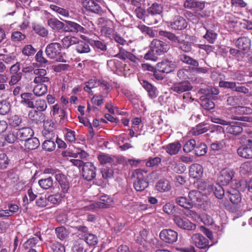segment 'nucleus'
<instances>
[{"instance_id": "obj_1", "label": "nucleus", "mask_w": 252, "mask_h": 252, "mask_svg": "<svg viewBox=\"0 0 252 252\" xmlns=\"http://www.w3.org/2000/svg\"><path fill=\"white\" fill-rule=\"evenodd\" d=\"M212 122L228 126L226 128V132L234 135L240 134L243 130V127L248 126V125L244 122H230L219 118H214L212 119Z\"/></svg>"}, {"instance_id": "obj_2", "label": "nucleus", "mask_w": 252, "mask_h": 252, "mask_svg": "<svg viewBox=\"0 0 252 252\" xmlns=\"http://www.w3.org/2000/svg\"><path fill=\"white\" fill-rule=\"evenodd\" d=\"M132 176L135 179L133 186L136 191H142L148 187L149 183L147 181V171L141 169H136L133 171Z\"/></svg>"}, {"instance_id": "obj_3", "label": "nucleus", "mask_w": 252, "mask_h": 252, "mask_svg": "<svg viewBox=\"0 0 252 252\" xmlns=\"http://www.w3.org/2000/svg\"><path fill=\"white\" fill-rule=\"evenodd\" d=\"M62 45L57 42H53L48 44L45 49L47 56L55 61L65 62V61L61 54Z\"/></svg>"}, {"instance_id": "obj_4", "label": "nucleus", "mask_w": 252, "mask_h": 252, "mask_svg": "<svg viewBox=\"0 0 252 252\" xmlns=\"http://www.w3.org/2000/svg\"><path fill=\"white\" fill-rule=\"evenodd\" d=\"M47 123L44 126V129L42 131L43 136L47 139L42 144V148L43 150L51 152L55 150L56 148V144L53 140H52L55 137V133L54 132V127L52 126L50 128H47Z\"/></svg>"}, {"instance_id": "obj_5", "label": "nucleus", "mask_w": 252, "mask_h": 252, "mask_svg": "<svg viewBox=\"0 0 252 252\" xmlns=\"http://www.w3.org/2000/svg\"><path fill=\"white\" fill-rule=\"evenodd\" d=\"M173 220L174 224L182 229L192 230L196 228V225L184 216L175 215Z\"/></svg>"}, {"instance_id": "obj_6", "label": "nucleus", "mask_w": 252, "mask_h": 252, "mask_svg": "<svg viewBox=\"0 0 252 252\" xmlns=\"http://www.w3.org/2000/svg\"><path fill=\"white\" fill-rule=\"evenodd\" d=\"M82 174L83 178L88 181H91L96 176V168L91 162H86L82 168Z\"/></svg>"}, {"instance_id": "obj_7", "label": "nucleus", "mask_w": 252, "mask_h": 252, "mask_svg": "<svg viewBox=\"0 0 252 252\" xmlns=\"http://www.w3.org/2000/svg\"><path fill=\"white\" fill-rule=\"evenodd\" d=\"M178 236L177 232L170 229H163L159 233L161 240L166 243L170 244L177 241Z\"/></svg>"}, {"instance_id": "obj_8", "label": "nucleus", "mask_w": 252, "mask_h": 252, "mask_svg": "<svg viewBox=\"0 0 252 252\" xmlns=\"http://www.w3.org/2000/svg\"><path fill=\"white\" fill-rule=\"evenodd\" d=\"M150 48H153L156 53L161 55L167 52L170 49V46L161 40L154 39L151 42Z\"/></svg>"}, {"instance_id": "obj_9", "label": "nucleus", "mask_w": 252, "mask_h": 252, "mask_svg": "<svg viewBox=\"0 0 252 252\" xmlns=\"http://www.w3.org/2000/svg\"><path fill=\"white\" fill-rule=\"evenodd\" d=\"M234 172L229 168L222 169L218 176V180L222 186L227 185L232 180Z\"/></svg>"}, {"instance_id": "obj_10", "label": "nucleus", "mask_w": 252, "mask_h": 252, "mask_svg": "<svg viewBox=\"0 0 252 252\" xmlns=\"http://www.w3.org/2000/svg\"><path fill=\"white\" fill-rule=\"evenodd\" d=\"M65 23L63 31L65 32L85 33L87 32L85 28L77 23L68 20H65Z\"/></svg>"}, {"instance_id": "obj_11", "label": "nucleus", "mask_w": 252, "mask_h": 252, "mask_svg": "<svg viewBox=\"0 0 252 252\" xmlns=\"http://www.w3.org/2000/svg\"><path fill=\"white\" fill-rule=\"evenodd\" d=\"M193 87L189 81L185 80L174 83L171 88V89L178 94H181L185 92L189 91Z\"/></svg>"}, {"instance_id": "obj_12", "label": "nucleus", "mask_w": 252, "mask_h": 252, "mask_svg": "<svg viewBox=\"0 0 252 252\" xmlns=\"http://www.w3.org/2000/svg\"><path fill=\"white\" fill-rule=\"evenodd\" d=\"M83 6L89 11L101 15L103 10L98 4L93 0H82Z\"/></svg>"}, {"instance_id": "obj_13", "label": "nucleus", "mask_w": 252, "mask_h": 252, "mask_svg": "<svg viewBox=\"0 0 252 252\" xmlns=\"http://www.w3.org/2000/svg\"><path fill=\"white\" fill-rule=\"evenodd\" d=\"M237 154L245 158H252V140H249L247 144L240 147L237 149Z\"/></svg>"}, {"instance_id": "obj_14", "label": "nucleus", "mask_w": 252, "mask_h": 252, "mask_svg": "<svg viewBox=\"0 0 252 252\" xmlns=\"http://www.w3.org/2000/svg\"><path fill=\"white\" fill-rule=\"evenodd\" d=\"M191 242L199 249H205L209 244L208 239L199 233H195L192 235Z\"/></svg>"}, {"instance_id": "obj_15", "label": "nucleus", "mask_w": 252, "mask_h": 252, "mask_svg": "<svg viewBox=\"0 0 252 252\" xmlns=\"http://www.w3.org/2000/svg\"><path fill=\"white\" fill-rule=\"evenodd\" d=\"M225 196L230 202L234 204H238L242 200L239 191L235 188H230L225 192Z\"/></svg>"}, {"instance_id": "obj_16", "label": "nucleus", "mask_w": 252, "mask_h": 252, "mask_svg": "<svg viewBox=\"0 0 252 252\" xmlns=\"http://www.w3.org/2000/svg\"><path fill=\"white\" fill-rule=\"evenodd\" d=\"M157 67L160 72L168 73L175 70L176 64L174 62L165 60L158 63Z\"/></svg>"}, {"instance_id": "obj_17", "label": "nucleus", "mask_w": 252, "mask_h": 252, "mask_svg": "<svg viewBox=\"0 0 252 252\" xmlns=\"http://www.w3.org/2000/svg\"><path fill=\"white\" fill-rule=\"evenodd\" d=\"M55 178L60 185L62 192L64 193L67 192L69 189V183L65 175L60 170L56 174Z\"/></svg>"}, {"instance_id": "obj_18", "label": "nucleus", "mask_w": 252, "mask_h": 252, "mask_svg": "<svg viewBox=\"0 0 252 252\" xmlns=\"http://www.w3.org/2000/svg\"><path fill=\"white\" fill-rule=\"evenodd\" d=\"M81 38L84 40L88 41L89 44L94 49L99 50L101 51H106L107 50V45L103 40L93 39L83 35L81 36Z\"/></svg>"}, {"instance_id": "obj_19", "label": "nucleus", "mask_w": 252, "mask_h": 252, "mask_svg": "<svg viewBox=\"0 0 252 252\" xmlns=\"http://www.w3.org/2000/svg\"><path fill=\"white\" fill-rule=\"evenodd\" d=\"M33 73L36 75L33 80L34 83H48L49 82L50 79L46 76L47 71L45 69H35L33 70Z\"/></svg>"}, {"instance_id": "obj_20", "label": "nucleus", "mask_w": 252, "mask_h": 252, "mask_svg": "<svg viewBox=\"0 0 252 252\" xmlns=\"http://www.w3.org/2000/svg\"><path fill=\"white\" fill-rule=\"evenodd\" d=\"M16 134L18 139L26 141L27 139L33 136L34 132L33 130L30 127H23L22 128L17 129Z\"/></svg>"}, {"instance_id": "obj_21", "label": "nucleus", "mask_w": 252, "mask_h": 252, "mask_svg": "<svg viewBox=\"0 0 252 252\" xmlns=\"http://www.w3.org/2000/svg\"><path fill=\"white\" fill-rule=\"evenodd\" d=\"M188 26V24L183 17L180 16H176L172 22L170 23V26L172 29L175 30H182L185 29Z\"/></svg>"}, {"instance_id": "obj_22", "label": "nucleus", "mask_w": 252, "mask_h": 252, "mask_svg": "<svg viewBox=\"0 0 252 252\" xmlns=\"http://www.w3.org/2000/svg\"><path fill=\"white\" fill-rule=\"evenodd\" d=\"M113 22L110 20H106L103 21L100 32L102 34L106 37H110L113 36L114 30Z\"/></svg>"}, {"instance_id": "obj_23", "label": "nucleus", "mask_w": 252, "mask_h": 252, "mask_svg": "<svg viewBox=\"0 0 252 252\" xmlns=\"http://www.w3.org/2000/svg\"><path fill=\"white\" fill-rule=\"evenodd\" d=\"M203 173V167L199 164L195 163L191 165L189 170V176L193 178L199 179L202 177Z\"/></svg>"}, {"instance_id": "obj_24", "label": "nucleus", "mask_w": 252, "mask_h": 252, "mask_svg": "<svg viewBox=\"0 0 252 252\" xmlns=\"http://www.w3.org/2000/svg\"><path fill=\"white\" fill-rule=\"evenodd\" d=\"M182 146L179 141H176L162 147L166 152L170 156L175 155L178 153Z\"/></svg>"}, {"instance_id": "obj_25", "label": "nucleus", "mask_w": 252, "mask_h": 252, "mask_svg": "<svg viewBox=\"0 0 252 252\" xmlns=\"http://www.w3.org/2000/svg\"><path fill=\"white\" fill-rule=\"evenodd\" d=\"M21 103L26 107L30 108H33L34 102L33 100L34 96L31 93H23L21 94Z\"/></svg>"}, {"instance_id": "obj_26", "label": "nucleus", "mask_w": 252, "mask_h": 252, "mask_svg": "<svg viewBox=\"0 0 252 252\" xmlns=\"http://www.w3.org/2000/svg\"><path fill=\"white\" fill-rule=\"evenodd\" d=\"M78 40L76 45V50L79 54H87L91 52V49L90 47V45L88 41Z\"/></svg>"}, {"instance_id": "obj_27", "label": "nucleus", "mask_w": 252, "mask_h": 252, "mask_svg": "<svg viewBox=\"0 0 252 252\" xmlns=\"http://www.w3.org/2000/svg\"><path fill=\"white\" fill-rule=\"evenodd\" d=\"M189 200L191 203L192 207L196 205H200L201 201V193L196 190H192L189 192Z\"/></svg>"}, {"instance_id": "obj_28", "label": "nucleus", "mask_w": 252, "mask_h": 252, "mask_svg": "<svg viewBox=\"0 0 252 252\" xmlns=\"http://www.w3.org/2000/svg\"><path fill=\"white\" fill-rule=\"evenodd\" d=\"M140 83L143 88L148 92L149 95L151 98H154L157 96L158 91L155 87L144 80H141Z\"/></svg>"}, {"instance_id": "obj_29", "label": "nucleus", "mask_w": 252, "mask_h": 252, "mask_svg": "<svg viewBox=\"0 0 252 252\" xmlns=\"http://www.w3.org/2000/svg\"><path fill=\"white\" fill-rule=\"evenodd\" d=\"M140 83L143 88L148 92L149 95L151 98H154L157 96L158 91L155 87L144 80H141Z\"/></svg>"}, {"instance_id": "obj_30", "label": "nucleus", "mask_w": 252, "mask_h": 252, "mask_svg": "<svg viewBox=\"0 0 252 252\" xmlns=\"http://www.w3.org/2000/svg\"><path fill=\"white\" fill-rule=\"evenodd\" d=\"M156 189L160 192L168 191L171 189L169 181L165 179L159 180L156 185Z\"/></svg>"}, {"instance_id": "obj_31", "label": "nucleus", "mask_w": 252, "mask_h": 252, "mask_svg": "<svg viewBox=\"0 0 252 252\" xmlns=\"http://www.w3.org/2000/svg\"><path fill=\"white\" fill-rule=\"evenodd\" d=\"M79 39L76 37L71 35L64 36L62 40L63 48L67 49L73 45H77Z\"/></svg>"}, {"instance_id": "obj_32", "label": "nucleus", "mask_w": 252, "mask_h": 252, "mask_svg": "<svg viewBox=\"0 0 252 252\" xmlns=\"http://www.w3.org/2000/svg\"><path fill=\"white\" fill-rule=\"evenodd\" d=\"M48 26L55 31H64V24L57 19L50 18L47 21Z\"/></svg>"}, {"instance_id": "obj_33", "label": "nucleus", "mask_w": 252, "mask_h": 252, "mask_svg": "<svg viewBox=\"0 0 252 252\" xmlns=\"http://www.w3.org/2000/svg\"><path fill=\"white\" fill-rule=\"evenodd\" d=\"M179 60L185 64L192 66L193 67L199 66V63L197 60L184 54L179 56Z\"/></svg>"}, {"instance_id": "obj_34", "label": "nucleus", "mask_w": 252, "mask_h": 252, "mask_svg": "<svg viewBox=\"0 0 252 252\" xmlns=\"http://www.w3.org/2000/svg\"><path fill=\"white\" fill-rule=\"evenodd\" d=\"M45 83H38L33 89L34 95L40 96L45 94L47 92L48 86Z\"/></svg>"}, {"instance_id": "obj_35", "label": "nucleus", "mask_w": 252, "mask_h": 252, "mask_svg": "<svg viewBox=\"0 0 252 252\" xmlns=\"http://www.w3.org/2000/svg\"><path fill=\"white\" fill-rule=\"evenodd\" d=\"M209 127L204 123H200L193 127L191 130V133L194 136H197L207 131Z\"/></svg>"}, {"instance_id": "obj_36", "label": "nucleus", "mask_w": 252, "mask_h": 252, "mask_svg": "<svg viewBox=\"0 0 252 252\" xmlns=\"http://www.w3.org/2000/svg\"><path fill=\"white\" fill-rule=\"evenodd\" d=\"M163 9V7L162 4L154 2L148 8L147 11L149 14L152 15H156L160 14L162 12Z\"/></svg>"}, {"instance_id": "obj_37", "label": "nucleus", "mask_w": 252, "mask_h": 252, "mask_svg": "<svg viewBox=\"0 0 252 252\" xmlns=\"http://www.w3.org/2000/svg\"><path fill=\"white\" fill-rule=\"evenodd\" d=\"M176 204L181 207L186 209H190L192 208L191 203H190L189 199L185 196H179L176 198Z\"/></svg>"}, {"instance_id": "obj_38", "label": "nucleus", "mask_w": 252, "mask_h": 252, "mask_svg": "<svg viewBox=\"0 0 252 252\" xmlns=\"http://www.w3.org/2000/svg\"><path fill=\"white\" fill-rule=\"evenodd\" d=\"M250 42L251 41L249 38L242 37L237 40L236 44L239 49L246 50L250 48Z\"/></svg>"}, {"instance_id": "obj_39", "label": "nucleus", "mask_w": 252, "mask_h": 252, "mask_svg": "<svg viewBox=\"0 0 252 252\" xmlns=\"http://www.w3.org/2000/svg\"><path fill=\"white\" fill-rule=\"evenodd\" d=\"M39 145V141L36 137H30L27 139L24 144V146L26 148L29 150H34L37 148Z\"/></svg>"}, {"instance_id": "obj_40", "label": "nucleus", "mask_w": 252, "mask_h": 252, "mask_svg": "<svg viewBox=\"0 0 252 252\" xmlns=\"http://www.w3.org/2000/svg\"><path fill=\"white\" fill-rule=\"evenodd\" d=\"M203 27L206 30V33L203 37L209 43H214L217 38L218 34L212 30L206 29L204 26Z\"/></svg>"}, {"instance_id": "obj_41", "label": "nucleus", "mask_w": 252, "mask_h": 252, "mask_svg": "<svg viewBox=\"0 0 252 252\" xmlns=\"http://www.w3.org/2000/svg\"><path fill=\"white\" fill-rule=\"evenodd\" d=\"M207 151V147L203 143L198 142L196 143L194 148V154L197 156H202L206 154Z\"/></svg>"}, {"instance_id": "obj_42", "label": "nucleus", "mask_w": 252, "mask_h": 252, "mask_svg": "<svg viewBox=\"0 0 252 252\" xmlns=\"http://www.w3.org/2000/svg\"><path fill=\"white\" fill-rule=\"evenodd\" d=\"M55 232L58 238L62 241L66 239L69 234L68 230L64 226L57 227Z\"/></svg>"}, {"instance_id": "obj_43", "label": "nucleus", "mask_w": 252, "mask_h": 252, "mask_svg": "<svg viewBox=\"0 0 252 252\" xmlns=\"http://www.w3.org/2000/svg\"><path fill=\"white\" fill-rule=\"evenodd\" d=\"M159 35L166 37L173 43H177L179 42L180 38L172 32L160 31L159 32Z\"/></svg>"}, {"instance_id": "obj_44", "label": "nucleus", "mask_w": 252, "mask_h": 252, "mask_svg": "<svg viewBox=\"0 0 252 252\" xmlns=\"http://www.w3.org/2000/svg\"><path fill=\"white\" fill-rule=\"evenodd\" d=\"M39 186L43 189H48L53 186V179L51 177L38 180Z\"/></svg>"}, {"instance_id": "obj_45", "label": "nucleus", "mask_w": 252, "mask_h": 252, "mask_svg": "<svg viewBox=\"0 0 252 252\" xmlns=\"http://www.w3.org/2000/svg\"><path fill=\"white\" fill-rule=\"evenodd\" d=\"M71 227L82 233H87L89 230L88 228L84 225L83 221L80 219H78L76 222H73Z\"/></svg>"}, {"instance_id": "obj_46", "label": "nucleus", "mask_w": 252, "mask_h": 252, "mask_svg": "<svg viewBox=\"0 0 252 252\" xmlns=\"http://www.w3.org/2000/svg\"><path fill=\"white\" fill-rule=\"evenodd\" d=\"M22 118L19 115H15L11 116L7 120L8 124L14 127H17L22 123Z\"/></svg>"}, {"instance_id": "obj_47", "label": "nucleus", "mask_w": 252, "mask_h": 252, "mask_svg": "<svg viewBox=\"0 0 252 252\" xmlns=\"http://www.w3.org/2000/svg\"><path fill=\"white\" fill-rule=\"evenodd\" d=\"M95 206L99 208H107L110 206V199L107 195L102 196L100 201L95 203Z\"/></svg>"}, {"instance_id": "obj_48", "label": "nucleus", "mask_w": 252, "mask_h": 252, "mask_svg": "<svg viewBox=\"0 0 252 252\" xmlns=\"http://www.w3.org/2000/svg\"><path fill=\"white\" fill-rule=\"evenodd\" d=\"M47 107V104L46 101L42 99L36 100L33 104V108H35L37 111H44L46 109Z\"/></svg>"}, {"instance_id": "obj_49", "label": "nucleus", "mask_w": 252, "mask_h": 252, "mask_svg": "<svg viewBox=\"0 0 252 252\" xmlns=\"http://www.w3.org/2000/svg\"><path fill=\"white\" fill-rule=\"evenodd\" d=\"M84 236L85 241L90 245L94 246L98 242V239L97 237L93 234H85Z\"/></svg>"}, {"instance_id": "obj_50", "label": "nucleus", "mask_w": 252, "mask_h": 252, "mask_svg": "<svg viewBox=\"0 0 252 252\" xmlns=\"http://www.w3.org/2000/svg\"><path fill=\"white\" fill-rule=\"evenodd\" d=\"M196 143L195 140L193 139L187 141L183 146L184 152L188 153L194 150Z\"/></svg>"}, {"instance_id": "obj_51", "label": "nucleus", "mask_w": 252, "mask_h": 252, "mask_svg": "<svg viewBox=\"0 0 252 252\" xmlns=\"http://www.w3.org/2000/svg\"><path fill=\"white\" fill-rule=\"evenodd\" d=\"M10 160L5 153H0V168L6 169L9 163Z\"/></svg>"}, {"instance_id": "obj_52", "label": "nucleus", "mask_w": 252, "mask_h": 252, "mask_svg": "<svg viewBox=\"0 0 252 252\" xmlns=\"http://www.w3.org/2000/svg\"><path fill=\"white\" fill-rule=\"evenodd\" d=\"M158 56H159L158 54L156 53V52L154 51L153 48H150V50L145 54L144 59L146 60L156 61L158 59Z\"/></svg>"}, {"instance_id": "obj_53", "label": "nucleus", "mask_w": 252, "mask_h": 252, "mask_svg": "<svg viewBox=\"0 0 252 252\" xmlns=\"http://www.w3.org/2000/svg\"><path fill=\"white\" fill-rule=\"evenodd\" d=\"M50 8L55 12H57V13L60 14L63 16L68 17L69 16V12L66 9L60 7L57 5L53 4H51L50 5Z\"/></svg>"}, {"instance_id": "obj_54", "label": "nucleus", "mask_w": 252, "mask_h": 252, "mask_svg": "<svg viewBox=\"0 0 252 252\" xmlns=\"http://www.w3.org/2000/svg\"><path fill=\"white\" fill-rule=\"evenodd\" d=\"M33 30L36 33L43 37L46 36L48 33V31L44 27L39 25H34Z\"/></svg>"}, {"instance_id": "obj_55", "label": "nucleus", "mask_w": 252, "mask_h": 252, "mask_svg": "<svg viewBox=\"0 0 252 252\" xmlns=\"http://www.w3.org/2000/svg\"><path fill=\"white\" fill-rule=\"evenodd\" d=\"M98 159L101 164L111 163L113 161V159L108 155L101 154L97 157Z\"/></svg>"}, {"instance_id": "obj_56", "label": "nucleus", "mask_w": 252, "mask_h": 252, "mask_svg": "<svg viewBox=\"0 0 252 252\" xmlns=\"http://www.w3.org/2000/svg\"><path fill=\"white\" fill-rule=\"evenodd\" d=\"M194 186L195 188L202 191H204L207 189H208V190L211 189V187L205 181L200 180L196 181L194 182Z\"/></svg>"}, {"instance_id": "obj_57", "label": "nucleus", "mask_w": 252, "mask_h": 252, "mask_svg": "<svg viewBox=\"0 0 252 252\" xmlns=\"http://www.w3.org/2000/svg\"><path fill=\"white\" fill-rule=\"evenodd\" d=\"M177 44L179 48L184 52H189L191 50V44L184 40H179V42Z\"/></svg>"}, {"instance_id": "obj_58", "label": "nucleus", "mask_w": 252, "mask_h": 252, "mask_svg": "<svg viewBox=\"0 0 252 252\" xmlns=\"http://www.w3.org/2000/svg\"><path fill=\"white\" fill-rule=\"evenodd\" d=\"M26 37V36L24 33L19 31L13 32L11 35V39L14 42L23 40Z\"/></svg>"}, {"instance_id": "obj_59", "label": "nucleus", "mask_w": 252, "mask_h": 252, "mask_svg": "<svg viewBox=\"0 0 252 252\" xmlns=\"http://www.w3.org/2000/svg\"><path fill=\"white\" fill-rule=\"evenodd\" d=\"M137 28L142 32H145L149 35L150 37L155 36V32L150 27L145 26L144 24H139L138 25Z\"/></svg>"}, {"instance_id": "obj_60", "label": "nucleus", "mask_w": 252, "mask_h": 252, "mask_svg": "<svg viewBox=\"0 0 252 252\" xmlns=\"http://www.w3.org/2000/svg\"><path fill=\"white\" fill-rule=\"evenodd\" d=\"M161 161V158L159 157H150L146 162V165L147 167H154L158 165Z\"/></svg>"}, {"instance_id": "obj_61", "label": "nucleus", "mask_w": 252, "mask_h": 252, "mask_svg": "<svg viewBox=\"0 0 252 252\" xmlns=\"http://www.w3.org/2000/svg\"><path fill=\"white\" fill-rule=\"evenodd\" d=\"M102 177L105 179L111 178L114 174L113 169L111 168H104L101 170Z\"/></svg>"}, {"instance_id": "obj_62", "label": "nucleus", "mask_w": 252, "mask_h": 252, "mask_svg": "<svg viewBox=\"0 0 252 252\" xmlns=\"http://www.w3.org/2000/svg\"><path fill=\"white\" fill-rule=\"evenodd\" d=\"M38 242V239L36 237L30 238L24 244V247L26 249L32 248V247L35 246Z\"/></svg>"}, {"instance_id": "obj_63", "label": "nucleus", "mask_w": 252, "mask_h": 252, "mask_svg": "<svg viewBox=\"0 0 252 252\" xmlns=\"http://www.w3.org/2000/svg\"><path fill=\"white\" fill-rule=\"evenodd\" d=\"M35 52V49L31 45H26L22 50L23 54L27 56L34 55Z\"/></svg>"}, {"instance_id": "obj_64", "label": "nucleus", "mask_w": 252, "mask_h": 252, "mask_svg": "<svg viewBox=\"0 0 252 252\" xmlns=\"http://www.w3.org/2000/svg\"><path fill=\"white\" fill-rule=\"evenodd\" d=\"M73 252H86L83 242H76L72 247Z\"/></svg>"}]
</instances>
